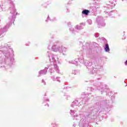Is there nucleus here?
Here are the masks:
<instances>
[{
  "mask_svg": "<svg viewBox=\"0 0 127 127\" xmlns=\"http://www.w3.org/2000/svg\"><path fill=\"white\" fill-rule=\"evenodd\" d=\"M105 49L106 52H109V51H110V48L109 47V44H106Z\"/></svg>",
  "mask_w": 127,
  "mask_h": 127,
  "instance_id": "2",
  "label": "nucleus"
},
{
  "mask_svg": "<svg viewBox=\"0 0 127 127\" xmlns=\"http://www.w3.org/2000/svg\"><path fill=\"white\" fill-rule=\"evenodd\" d=\"M90 11L89 10H84L82 12V14H85V15H88Z\"/></svg>",
  "mask_w": 127,
  "mask_h": 127,
  "instance_id": "1",
  "label": "nucleus"
},
{
  "mask_svg": "<svg viewBox=\"0 0 127 127\" xmlns=\"http://www.w3.org/2000/svg\"><path fill=\"white\" fill-rule=\"evenodd\" d=\"M126 65H127V61L126 62Z\"/></svg>",
  "mask_w": 127,
  "mask_h": 127,
  "instance_id": "3",
  "label": "nucleus"
}]
</instances>
